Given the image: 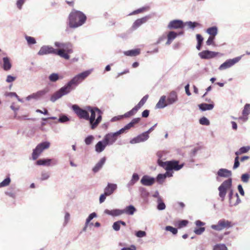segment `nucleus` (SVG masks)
Here are the masks:
<instances>
[{"instance_id":"obj_1","label":"nucleus","mask_w":250,"mask_h":250,"mask_svg":"<svg viewBox=\"0 0 250 250\" xmlns=\"http://www.w3.org/2000/svg\"><path fill=\"white\" fill-rule=\"evenodd\" d=\"M92 70H88L78 74L72 78L64 86L54 92L50 97V100L53 103L68 94L86 79L91 73Z\"/></svg>"},{"instance_id":"obj_2","label":"nucleus","mask_w":250,"mask_h":250,"mask_svg":"<svg viewBox=\"0 0 250 250\" xmlns=\"http://www.w3.org/2000/svg\"><path fill=\"white\" fill-rule=\"evenodd\" d=\"M54 45L55 47L58 48V49H55L50 45H43L41 47L38 52V55L39 56H43L49 54H53L57 55L65 60H69L70 59L69 54L73 53V46L70 42H54Z\"/></svg>"},{"instance_id":"obj_3","label":"nucleus","mask_w":250,"mask_h":250,"mask_svg":"<svg viewBox=\"0 0 250 250\" xmlns=\"http://www.w3.org/2000/svg\"><path fill=\"white\" fill-rule=\"evenodd\" d=\"M157 163L159 166L167 170L166 172L164 173L166 175V178L172 176V170H179L184 166V164L179 165V161L175 160L163 162L162 160L159 159L157 161Z\"/></svg>"},{"instance_id":"obj_4","label":"nucleus","mask_w":250,"mask_h":250,"mask_svg":"<svg viewBox=\"0 0 250 250\" xmlns=\"http://www.w3.org/2000/svg\"><path fill=\"white\" fill-rule=\"evenodd\" d=\"M86 20V16L82 12L76 11L72 12L69 16V26L75 28L82 26Z\"/></svg>"},{"instance_id":"obj_5","label":"nucleus","mask_w":250,"mask_h":250,"mask_svg":"<svg viewBox=\"0 0 250 250\" xmlns=\"http://www.w3.org/2000/svg\"><path fill=\"white\" fill-rule=\"evenodd\" d=\"M86 109L91 113V116H89V119L87 121H89L92 129L95 128L99 123L101 122L102 119V112L98 107H92L90 106H86Z\"/></svg>"},{"instance_id":"obj_6","label":"nucleus","mask_w":250,"mask_h":250,"mask_svg":"<svg viewBox=\"0 0 250 250\" xmlns=\"http://www.w3.org/2000/svg\"><path fill=\"white\" fill-rule=\"evenodd\" d=\"M124 133H125V131L121 128L116 132L106 134L104 137V140L107 146H110L113 145L116 141L118 137L120 135Z\"/></svg>"},{"instance_id":"obj_7","label":"nucleus","mask_w":250,"mask_h":250,"mask_svg":"<svg viewBox=\"0 0 250 250\" xmlns=\"http://www.w3.org/2000/svg\"><path fill=\"white\" fill-rule=\"evenodd\" d=\"M50 143L48 141L43 142L38 144L33 150L32 153V158L36 160L40 154L44 150L49 147Z\"/></svg>"},{"instance_id":"obj_8","label":"nucleus","mask_w":250,"mask_h":250,"mask_svg":"<svg viewBox=\"0 0 250 250\" xmlns=\"http://www.w3.org/2000/svg\"><path fill=\"white\" fill-rule=\"evenodd\" d=\"M232 185V180L229 178L224 181L222 184L219 187L218 190L219 191V196L223 201L227 193V190L229 189Z\"/></svg>"},{"instance_id":"obj_9","label":"nucleus","mask_w":250,"mask_h":250,"mask_svg":"<svg viewBox=\"0 0 250 250\" xmlns=\"http://www.w3.org/2000/svg\"><path fill=\"white\" fill-rule=\"evenodd\" d=\"M148 98V95H146L144 96L136 106H135L131 110L126 112L124 115H123V117L125 118H128L130 116L134 115L137 112L139 109L146 103Z\"/></svg>"},{"instance_id":"obj_10","label":"nucleus","mask_w":250,"mask_h":250,"mask_svg":"<svg viewBox=\"0 0 250 250\" xmlns=\"http://www.w3.org/2000/svg\"><path fill=\"white\" fill-rule=\"evenodd\" d=\"M72 108L76 115L80 118L87 120L89 119L88 110L86 107L85 109L80 108L78 105L74 104L72 106Z\"/></svg>"},{"instance_id":"obj_11","label":"nucleus","mask_w":250,"mask_h":250,"mask_svg":"<svg viewBox=\"0 0 250 250\" xmlns=\"http://www.w3.org/2000/svg\"><path fill=\"white\" fill-rule=\"evenodd\" d=\"M231 227V222L225 219L220 220L216 225H212L211 228L218 231H220L224 229L229 228Z\"/></svg>"},{"instance_id":"obj_12","label":"nucleus","mask_w":250,"mask_h":250,"mask_svg":"<svg viewBox=\"0 0 250 250\" xmlns=\"http://www.w3.org/2000/svg\"><path fill=\"white\" fill-rule=\"evenodd\" d=\"M241 56L237 57L232 59L226 60L219 67L220 70H223L231 67L237 63L241 59Z\"/></svg>"},{"instance_id":"obj_13","label":"nucleus","mask_w":250,"mask_h":250,"mask_svg":"<svg viewBox=\"0 0 250 250\" xmlns=\"http://www.w3.org/2000/svg\"><path fill=\"white\" fill-rule=\"evenodd\" d=\"M49 91L48 89L44 88L42 90H39L36 93H34L26 98L27 101H30L31 99L38 100L47 94Z\"/></svg>"},{"instance_id":"obj_14","label":"nucleus","mask_w":250,"mask_h":250,"mask_svg":"<svg viewBox=\"0 0 250 250\" xmlns=\"http://www.w3.org/2000/svg\"><path fill=\"white\" fill-rule=\"evenodd\" d=\"M149 137V135L146 132H144L130 140L129 143L131 144H135L144 142L147 140Z\"/></svg>"},{"instance_id":"obj_15","label":"nucleus","mask_w":250,"mask_h":250,"mask_svg":"<svg viewBox=\"0 0 250 250\" xmlns=\"http://www.w3.org/2000/svg\"><path fill=\"white\" fill-rule=\"evenodd\" d=\"M218 53L211 51L205 50L200 52L198 55L201 59H209L215 57Z\"/></svg>"},{"instance_id":"obj_16","label":"nucleus","mask_w":250,"mask_h":250,"mask_svg":"<svg viewBox=\"0 0 250 250\" xmlns=\"http://www.w3.org/2000/svg\"><path fill=\"white\" fill-rule=\"evenodd\" d=\"M155 178L148 175H144L141 179L140 182L142 185L145 186H151L155 183Z\"/></svg>"},{"instance_id":"obj_17","label":"nucleus","mask_w":250,"mask_h":250,"mask_svg":"<svg viewBox=\"0 0 250 250\" xmlns=\"http://www.w3.org/2000/svg\"><path fill=\"white\" fill-rule=\"evenodd\" d=\"M169 29H180L184 27V22L180 20H173L169 23L167 26Z\"/></svg>"},{"instance_id":"obj_18","label":"nucleus","mask_w":250,"mask_h":250,"mask_svg":"<svg viewBox=\"0 0 250 250\" xmlns=\"http://www.w3.org/2000/svg\"><path fill=\"white\" fill-rule=\"evenodd\" d=\"M150 16H145L143 18H142L141 19H137L133 23V25L132 26V28L133 30L137 29L141 25L146 23L150 19Z\"/></svg>"},{"instance_id":"obj_19","label":"nucleus","mask_w":250,"mask_h":250,"mask_svg":"<svg viewBox=\"0 0 250 250\" xmlns=\"http://www.w3.org/2000/svg\"><path fill=\"white\" fill-rule=\"evenodd\" d=\"M177 100L178 96L176 92L172 91L170 92L167 99V102L168 105H171L176 102Z\"/></svg>"},{"instance_id":"obj_20","label":"nucleus","mask_w":250,"mask_h":250,"mask_svg":"<svg viewBox=\"0 0 250 250\" xmlns=\"http://www.w3.org/2000/svg\"><path fill=\"white\" fill-rule=\"evenodd\" d=\"M117 185L115 184L108 183L104 188L105 194L107 196L111 195L117 189Z\"/></svg>"},{"instance_id":"obj_21","label":"nucleus","mask_w":250,"mask_h":250,"mask_svg":"<svg viewBox=\"0 0 250 250\" xmlns=\"http://www.w3.org/2000/svg\"><path fill=\"white\" fill-rule=\"evenodd\" d=\"M104 213L113 217L118 216L123 214V209H114L112 210L106 209L104 210Z\"/></svg>"},{"instance_id":"obj_22","label":"nucleus","mask_w":250,"mask_h":250,"mask_svg":"<svg viewBox=\"0 0 250 250\" xmlns=\"http://www.w3.org/2000/svg\"><path fill=\"white\" fill-rule=\"evenodd\" d=\"M107 146L104 139L103 141H99L95 145V151L97 153H101L104 150Z\"/></svg>"},{"instance_id":"obj_23","label":"nucleus","mask_w":250,"mask_h":250,"mask_svg":"<svg viewBox=\"0 0 250 250\" xmlns=\"http://www.w3.org/2000/svg\"><path fill=\"white\" fill-rule=\"evenodd\" d=\"M106 161L105 157H103L101 160L95 165L92 168V171L94 173L98 172L103 167Z\"/></svg>"},{"instance_id":"obj_24","label":"nucleus","mask_w":250,"mask_h":250,"mask_svg":"<svg viewBox=\"0 0 250 250\" xmlns=\"http://www.w3.org/2000/svg\"><path fill=\"white\" fill-rule=\"evenodd\" d=\"M168 103L167 102L166 96L163 95L161 97L159 101L156 105V107L157 108H164L168 105Z\"/></svg>"},{"instance_id":"obj_25","label":"nucleus","mask_w":250,"mask_h":250,"mask_svg":"<svg viewBox=\"0 0 250 250\" xmlns=\"http://www.w3.org/2000/svg\"><path fill=\"white\" fill-rule=\"evenodd\" d=\"M217 174L219 177L227 178L231 175V172L226 168H220L217 171Z\"/></svg>"},{"instance_id":"obj_26","label":"nucleus","mask_w":250,"mask_h":250,"mask_svg":"<svg viewBox=\"0 0 250 250\" xmlns=\"http://www.w3.org/2000/svg\"><path fill=\"white\" fill-rule=\"evenodd\" d=\"M140 120V118H134L129 123L126 125L123 128H122V129L124 130L125 132H126L130 128L132 127L134 125L138 123Z\"/></svg>"},{"instance_id":"obj_27","label":"nucleus","mask_w":250,"mask_h":250,"mask_svg":"<svg viewBox=\"0 0 250 250\" xmlns=\"http://www.w3.org/2000/svg\"><path fill=\"white\" fill-rule=\"evenodd\" d=\"M3 64L2 68L5 71L10 70L12 67V64L10 59L8 57H4L2 58Z\"/></svg>"},{"instance_id":"obj_28","label":"nucleus","mask_w":250,"mask_h":250,"mask_svg":"<svg viewBox=\"0 0 250 250\" xmlns=\"http://www.w3.org/2000/svg\"><path fill=\"white\" fill-rule=\"evenodd\" d=\"M250 114V104H246L244 107V109L242 111V114L244 117H240V119H244L245 121H247L248 119L247 116Z\"/></svg>"},{"instance_id":"obj_29","label":"nucleus","mask_w":250,"mask_h":250,"mask_svg":"<svg viewBox=\"0 0 250 250\" xmlns=\"http://www.w3.org/2000/svg\"><path fill=\"white\" fill-rule=\"evenodd\" d=\"M124 54L126 56L135 57L140 54V49H134L123 52Z\"/></svg>"},{"instance_id":"obj_30","label":"nucleus","mask_w":250,"mask_h":250,"mask_svg":"<svg viewBox=\"0 0 250 250\" xmlns=\"http://www.w3.org/2000/svg\"><path fill=\"white\" fill-rule=\"evenodd\" d=\"M136 208L132 205H129L123 209V214H126L129 215H132L136 212Z\"/></svg>"},{"instance_id":"obj_31","label":"nucleus","mask_w":250,"mask_h":250,"mask_svg":"<svg viewBox=\"0 0 250 250\" xmlns=\"http://www.w3.org/2000/svg\"><path fill=\"white\" fill-rule=\"evenodd\" d=\"M214 104L202 103L198 105L199 109L202 111L210 110L214 107Z\"/></svg>"},{"instance_id":"obj_32","label":"nucleus","mask_w":250,"mask_h":250,"mask_svg":"<svg viewBox=\"0 0 250 250\" xmlns=\"http://www.w3.org/2000/svg\"><path fill=\"white\" fill-rule=\"evenodd\" d=\"M63 79V77L60 76L58 73H53L48 76V79L51 82H56L59 80Z\"/></svg>"},{"instance_id":"obj_33","label":"nucleus","mask_w":250,"mask_h":250,"mask_svg":"<svg viewBox=\"0 0 250 250\" xmlns=\"http://www.w3.org/2000/svg\"><path fill=\"white\" fill-rule=\"evenodd\" d=\"M206 32L210 35V37H215L218 33V28L215 26H212L207 29Z\"/></svg>"},{"instance_id":"obj_34","label":"nucleus","mask_w":250,"mask_h":250,"mask_svg":"<svg viewBox=\"0 0 250 250\" xmlns=\"http://www.w3.org/2000/svg\"><path fill=\"white\" fill-rule=\"evenodd\" d=\"M52 161H53V159H42L38 160L37 164L40 166H49Z\"/></svg>"},{"instance_id":"obj_35","label":"nucleus","mask_w":250,"mask_h":250,"mask_svg":"<svg viewBox=\"0 0 250 250\" xmlns=\"http://www.w3.org/2000/svg\"><path fill=\"white\" fill-rule=\"evenodd\" d=\"M157 209L160 210H162L165 209L166 205L162 200V198H159L157 199Z\"/></svg>"},{"instance_id":"obj_36","label":"nucleus","mask_w":250,"mask_h":250,"mask_svg":"<svg viewBox=\"0 0 250 250\" xmlns=\"http://www.w3.org/2000/svg\"><path fill=\"white\" fill-rule=\"evenodd\" d=\"M70 121L69 117L65 114H61L58 119V122L61 123H65Z\"/></svg>"},{"instance_id":"obj_37","label":"nucleus","mask_w":250,"mask_h":250,"mask_svg":"<svg viewBox=\"0 0 250 250\" xmlns=\"http://www.w3.org/2000/svg\"><path fill=\"white\" fill-rule=\"evenodd\" d=\"M11 182V179L9 176L7 177L4 180L0 183V188H3L8 186Z\"/></svg>"},{"instance_id":"obj_38","label":"nucleus","mask_w":250,"mask_h":250,"mask_svg":"<svg viewBox=\"0 0 250 250\" xmlns=\"http://www.w3.org/2000/svg\"><path fill=\"white\" fill-rule=\"evenodd\" d=\"M213 250H228L225 244H218L213 247Z\"/></svg>"},{"instance_id":"obj_39","label":"nucleus","mask_w":250,"mask_h":250,"mask_svg":"<svg viewBox=\"0 0 250 250\" xmlns=\"http://www.w3.org/2000/svg\"><path fill=\"white\" fill-rule=\"evenodd\" d=\"M199 123L202 125H208L210 124V122L206 117H203L200 119Z\"/></svg>"},{"instance_id":"obj_40","label":"nucleus","mask_w":250,"mask_h":250,"mask_svg":"<svg viewBox=\"0 0 250 250\" xmlns=\"http://www.w3.org/2000/svg\"><path fill=\"white\" fill-rule=\"evenodd\" d=\"M94 140V137L92 135H89L84 139V142L86 145H90Z\"/></svg>"},{"instance_id":"obj_41","label":"nucleus","mask_w":250,"mask_h":250,"mask_svg":"<svg viewBox=\"0 0 250 250\" xmlns=\"http://www.w3.org/2000/svg\"><path fill=\"white\" fill-rule=\"evenodd\" d=\"M25 39L28 44H34L36 43L35 39L32 37L26 36Z\"/></svg>"},{"instance_id":"obj_42","label":"nucleus","mask_w":250,"mask_h":250,"mask_svg":"<svg viewBox=\"0 0 250 250\" xmlns=\"http://www.w3.org/2000/svg\"><path fill=\"white\" fill-rule=\"evenodd\" d=\"M166 178V175L164 174H159L157 176L156 180L159 184H162Z\"/></svg>"},{"instance_id":"obj_43","label":"nucleus","mask_w":250,"mask_h":250,"mask_svg":"<svg viewBox=\"0 0 250 250\" xmlns=\"http://www.w3.org/2000/svg\"><path fill=\"white\" fill-rule=\"evenodd\" d=\"M50 177V173L49 172L43 171L41 173V180L44 181L47 180Z\"/></svg>"},{"instance_id":"obj_44","label":"nucleus","mask_w":250,"mask_h":250,"mask_svg":"<svg viewBox=\"0 0 250 250\" xmlns=\"http://www.w3.org/2000/svg\"><path fill=\"white\" fill-rule=\"evenodd\" d=\"M165 229L167 231H170L173 234H176L178 232L177 229L170 226H167L166 227Z\"/></svg>"},{"instance_id":"obj_45","label":"nucleus","mask_w":250,"mask_h":250,"mask_svg":"<svg viewBox=\"0 0 250 250\" xmlns=\"http://www.w3.org/2000/svg\"><path fill=\"white\" fill-rule=\"evenodd\" d=\"M178 34L174 31H170L167 35V38L169 40H173L177 36Z\"/></svg>"},{"instance_id":"obj_46","label":"nucleus","mask_w":250,"mask_h":250,"mask_svg":"<svg viewBox=\"0 0 250 250\" xmlns=\"http://www.w3.org/2000/svg\"><path fill=\"white\" fill-rule=\"evenodd\" d=\"M250 178V176L248 173H245L242 175L241 176V180L244 183H248L249 182V179Z\"/></svg>"},{"instance_id":"obj_47","label":"nucleus","mask_w":250,"mask_h":250,"mask_svg":"<svg viewBox=\"0 0 250 250\" xmlns=\"http://www.w3.org/2000/svg\"><path fill=\"white\" fill-rule=\"evenodd\" d=\"M97 216V214L95 212H93L90 214L88 217L86 219V225H88L89 223L91 220Z\"/></svg>"},{"instance_id":"obj_48","label":"nucleus","mask_w":250,"mask_h":250,"mask_svg":"<svg viewBox=\"0 0 250 250\" xmlns=\"http://www.w3.org/2000/svg\"><path fill=\"white\" fill-rule=\"evenodd\" d=\"M205 230V228L204 227H201L199 228H195L194 232L195 234L197 235H201L204 232Z\"/></svg>"},{"instance_id":"obj_49","label":"nucleus","mask_w":250,"mask_h":250,"mask_svg":"<svg viewBox=\"0 0 250 250\" xmlns=\"http://www.w3.org/2000/svg\"><path fill=\"white\" fill-rule=\"evenodd\" d=\"M136 236L139 238H142L146 236V232L145 231L139 230L136 232Z\"/></svg>"},{"instance_id":"obj_50","label":"nucleus","mask_w":250,"mask_h":250,"mask_svg":"<svg viewBox=\"0 0 250 250\" xmlns=\"http://www.w3.org/2000/svg\"><path fill=\"white\" fill-rule=\"evenodd\" d=\"M240 153L242 154L247 153L250 150V146H243L240 148Z\"/></svg>"},{"instance_id":"obj_51","label":"nucleus","mask_w":250,"mask_h":250,"mask_svg":"<svg viewBox=\"0 0 250 250\" xmlns=\"http://www.w3.org/2000/svg\"><path fill=\"white\" fill-rule=\"evenodd\" d=\"M113 229L115 231H119L120 229L121 226L118 221L115 222L112 225Z\"/></svg>"},{"instance_id":"obj_52","label":"nucleus","mask_w":250,"mask_h":250,"mask_svg":"<svg viewBox=\"0 0 250 250\" xmlns=\"http://www.w3.org/2000/svg\"><path fill=\"white\" fill-rule=\"evenodd\" d=\"M186 24L191 29H194L198 23L196 22L188 21L186 22Z\"/></svg>"},{"instance_id":"obj_53","label":"nucleus","mask_w":250,"mask_h":250,"mask_svg":"<svg viewBox=\"0 0 250 250\" xmlns=\"http://www.w3.org/2000/svg\"><path fill=\"white\" fill-rule=\"evenodd\" d=\"M239 165H240V163L239 161V157H238V156H236L234 159V165L233 167V168L234 169L237 168V167H239Z\"/></svg>"},{"instance_id":"obj_54","label":"nucleus","mask_w":250,"mask_h":250,"mask_svg":"<svg viewBox=\"0 0 250 250\" xmlns=\"http://www.w3.org/2000/svg\"><path fill=\"white\" fill-rule=\"evenodd\" d=\"M26 0H17L16 5L19 9H21L22 5L24 3Z\"/></svg>"},{"instance_id":"obj_55","label":"nucleus","mask_w":250,"mask_h":250,"mask_svg":"<svg viewBox=\"0 0 250 250\" xmlns=\"http://www.w3.org/2000/svg\"><path fill=\"white\" fill-rule=\"evenodd\" d=\"M131 180L136 183L139 180V175L136 173H134L132 176Z\"/></svg>"},{"instance_id":"obj_56","label":"nucleus","mask_w":250,"mask_h":250,"mask_svg":"<svg viewBox=\"0 0 250 250\" xmlns=\"http://www.w3.org/2000/svg\"><path fill=\"white\" fill-rule=\"evenodd\" d=\"M188 223V221L183 220L179 222L178 226L179 228H182L186 226Z\"/></svg>"},{"instance_id":"obj_57","label":"nucleus","mask_w":250,"mask_h":250,"mask_svg":"<svg viewBox=\"0 0 250 250\" xmlns=\"http://www.w3.org/2000/svg\"><path fill=\"white\" fill-rule=\"evenodd\" d=\"M16 79V78L15 77L12 76L11 75H8L7 76L6 81L7 83H11L14 81Z\"/></svg>"},{"instance_id":"obj_58","label":"nucleus","mask_w":250,"mask_h":250,"mask_svg":"<svg viewBox=\"0 0 250 250\" xmlns=\"http://www.w3.org/2000/svg\"><path fill=\"white\" fill-rule=\"evenodd\" d=\"M214 39H215V37L209 36L208 37V40L206 42V44L208 45H210L212 44L213 42V41H214Z\"/></svg>"},{"instance_id":"obj_59","label":"nucleus","mask_w":250,"mask_h":250,"mask_svg":"<svg viewBox=\"0 0 250 250\" xmlns=\"http://www.w3.org/2000/svg\"><path fill=\"white\" fill-rule=\"evenodd\" d=\"M107 195L106 194H105V192H104V194H102L100 195V198H99V202H100V203H103L105 199H106V196H107Z\"/></svg>"},{"instance_id":"obj_60","label":"nucleus","mask_w":250,"mask_h":250,"mask_svg":"<svg viewBox=\"0 0 250 250\" xmlns=\"http://www.w3.org/2000/svg\"><path fill=\"white\" fill-rule=\"evenodd\" d=\"M70 219V214L68 212H66L64 216V225H66L68 222L69 221Z\"/></svg>"},{"instance_id":"obj_61","label":"nucleus","mask_w":250,"mask_h":250,"mask_svg":"<svg viewBox=\"0 0 250 250\" xmlns=\"http://www.w3.org/2000/svg\"><path fill=\"white\" fill-rule=\"evenodd\" d=\"M144 9H145L144 8H141L138 9L134 11L133 12L129 14V15H135V14L140 13L143 12L144 11Z\"/></svg>"},{"instance_id":"obj_62","label":"nucleus","mask_w":250,"mask_h":250,"mask_svg":"<svg viewBox=\"0 0 250 250\" xmlns=\"http://www.w3.org/2000/svg\"><path fill=\"white\" fill-rule=\"evenodd\" d=\"M238 190L241 195L244 196L245 195V192L241 185L238 186Z\"/></svg>"},{"instance_id":"obj_63","label":"nucleus","mask_w":250,"mask_h":250,"mask_svg":"<svg viewBox=\"0 0 250 250\" xmlns=\"http://www.w3.org/2000/svg\"><path fill=\"white\" fill-rule=\"evenodd\" d=\"M149 111L147 109L145 110L142 113V116L144 118H147L149 116Z\"/></svg>"},{"instance_id":"obj_64","label":"nucleus","mask_w":250,"mask_h":250,"mask_svg":"<svg viewBox=\"0 0 250 250\" xmlns=\"http://www.w3.org/2000/svg\"><path fill=\"white\" fill-rule=\"evenodd\" d=\"M196 39L197 41V42L202 43L203 41V38L200 34L196 35Z\"/></svg>"}]
</instances>
